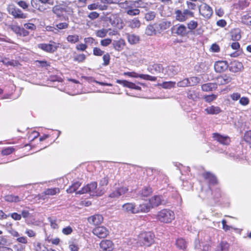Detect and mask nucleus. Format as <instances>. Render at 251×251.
<instances>
[{
	"mask_svg": "<svg viewBox=\"0 0 251 251\" xmlns=\"http://www.w3.org/2000/svg\"><path fill=\"white\" fill-rule=\"evenodd\" d=\"M88 193L92 196H100L104 193L102 189L97 188V183L93 182L83 187L80 190L76 192V194H83Z\"/></svg>",
	"mask_w": 251,
	"mask_h": 251,
	"instance_id": "f257e3e1",
	"label": "nucleus"
},
{
	"mask_svg": "<svg viewBox=\"0 0 251 251\" xmlns=\"http://www.w3.org/2000/svg\"><path fill=\"white\" fill-rule=\"evenodd\" d=\"M156 217L161 222L169 223L175 219V214L170 209H164L158 213Z\"/></svg>",
	"mask_w": 251,
	"mask_h": 251,
	"instance_id": "f03ea898",
	"label": "nucleus"
},
{
	"mask_svg": "<svg viewBox=\"0 0 251 251\" xmlns=\"http://www.w3.org/2000/svg\"><path fill=\"white\" fill-rule=\"evenodd\" d=\"M154 235L151 232H144L138 236V243L141 246L149 247L154 242Z\"/></svg>",
	"mask_w": 251,
	"mask_h": 251,
	"instance_id": "7ed1b4c3",
	"label": "nucleus"
},
{
	"mask_svg": "<svg viewBox=\"0 0 251 251\" xmlns=\"http://www.w3.org/2000/svg\"><path fill=\"white\" fill-rule=\"evenodd\" d=\"M175 14L176 20L180 22L186 21L188 19V17H194V13L188 9H184L183 11L180 10H176Z\"/></svg>",
	"mask_w": 251,
	"mask_h": 251,
	"instance_id": "20e7f679",
	"label": "nucleus"
},
{
	"mask_svg": "<svg viewBox=\"0 0 251 251\" xmlns=\"http://www.w3.org/2000/svg\"><path fill=\"white\" fill-rule=\"evenodd\" d=\"M59 43L53 41H50L49 44L41 43L38 45V48L49 53L55 52L59 48Z\"/></svg>",
	"mask_w": 251,
	"mask_h": 251,
	"instance_id": "39448f33",
	"label": "nucleus"
},
{
	"mask_svg": "<svg viewBox=\"0 0 251 251\" xmlns=\"http://www.w3.org/2000/svg\"><path fill=\"white\" fill-rule=\"evenodd\" d=\"M8 13L16 19H25L27 14L23 13L21 9L16 7L14 4H9L7 7Z\"/></svg>",
	"mask_w": 251,
	"mask_h": 251,
	"instance_id": "423d86ee",
	"label": "nucleus"
},
{
	"mask_svg": "<svg viewBox=\"0 0 251 251\" xmlns=\"http://www.w3.org/2000/svg\"><path fill=\"white\" fill-rule=\"evenodd\" d=\"M199 13L204 18L209 19L213 14V10L211 7L206 3H202L199 7Z\"/></svg>",
	"mask_w": 251,
	"mask_h": 251,
	"instance_id": "0eeeda50",
	"label": "nucleus"
},
{
	"mask_svg": "<svg viewBox=\"0 0 251 251\" xmlns=\"http://www.w3.org/2000/svg\"><path fill=\"white\" fill-rule=\"evenodd\" d=\"M230 98L233 101L239 100V103L243 106H247L250 102V100L246 97H241L239 93L235 92L230 95Z\"/></svg>",
	"mask_w": 251,
	"mask_h": 251,
	"instance_id": "6e6552de",
	"label": "nucleus"
},
{
	"mask_svg": "<svg viewBox=\"0 0 251 251\" xmlns=\"http://www.w3.org/2000/svg\"><path fill=\"white\" fill-rule=\"evenodd\" d=\"M149 204L152 208L165 203V201L163 196L155 195L149 199Z\"/></svg>",
	"mask_w": 251,
	"mask_h": 251,
	"instance_id": "1a4fd4ad",
	"label": "nucleus"
},
{
	"mask_svg": "<svg viewBox=\"0 0 251 251\" xmlns=\"http://www.w3.org/2000/svg\"><path fill=\"white\" fill-rule=\"evenodd\" d=\"M125 3L129 8L137 9H138V8H142L145 9L146 10H147L148 9V3L144 2L142 0H138L129 2L126 1L125 2Z\"/></svg>",
	"mask_w": 251,
	"mask_h": 251,
	"instance_id": "9d476101",
	"label": "nucleus"
},
{
	"mask_svg": "<svg viewBox=\"0 0 251 251\" xmlns=\"http://www.w3.org/2000/svg\"><path fill=\"white\" fill-rule=\"evenodd\" d=\"M180 71V67L178 65H170L164 69V74L169 76H173Z\"/></svg>",
	"mask_w": 251,
	"mask_h": 251,
	"instance_id": "9b49d317",
	"label": "nucleus"
},
{
	"mask_svg": "<svg viewBox=\"0 0 251 251\" xmlns=\"http://www.w3.org/2000/svg\"><path fill=\"white\" fill-rule=\"evenodd\" d=\"M122 211L127 214H136L138 211L136 210V205L134 203L128 202L122 205Z\"/></svg>",
	"mask_w": 251,
	"mask_h": 251,
	"instance_id": "f8f14e48",
	"label": "nucleus"
},
{
	"mask_svg": "<svg viewBox=\"0 0 251 251\" xmlns=\"http://www.w3.org/2000/svg\"><path fill=\"white\" fill-rule=\"evenodd\" d=\"M93 233L99 238H105L109 234V230L105 227L101 226L95 228Z\"/></svg>",
	"mask_w": 251,
	"mask_h": 251,
	"instance_id": "ddd939ff",
	"label": "nucleus"
},
{
	"mask_svg": "<svg viewBox=\"0 0 251 251\" xmlns=\"http://www.w3.org/2000/svg\"><path fill=\"white\" fill-rule=\"evenodd\" d=\"M100 247L103 251H112L114 248V244L110 240H102L100 243Z\"/></svg>",
	"mask_w": 251,
	"mask_h": 251,
	"instance_id": "4468645a",
	"label": "nucleus"
},
{
	"mask_svg": "<svg viewBox=\"0 0 251 251\" xmlns=\"http://www.w3.org/2000/svg\"><path fill=\"white\" fill-rule=\"evenodd\" d=\"M232 80V78L228 75H223L217 78V85H223L229 83Z\"/></svg>",
	"mask_w": 251,
	"mask_h": 251,
	"instance_id": "2eb2a0df",
	"label": "nucleus"
},
{
	"mask_svg": "<svg viewBox=\"0 0 251 251\" xmlns=\"http://www.w3.org/2000/svg\"><path fill=\"white\" fill-rule=\"evenodd\" d=\"M227 68V64L226 61H219L215 62L214 64V69L217 73H221Z\"/></svg>",
	"mask_w": 251,
	"mask_h": 251,
	"instance_id": "dca6fc26",
	"label": "nucleus"
},
{
	"mask_svg": "<svg viewBox=\"0 0 251 251\" xmlns=\"http://www.w3.org/2000/svg\"><path fill=\"white\" fill-rule=\"evenodd\" d=\"M88 221L90 224L98 225L100 224L103 221V217L100 214H95L89 217L88 218Z\"/></svg>",
	"mask_w": 251,
	"mask_h": 251,
	"instance_id": "f3484780",
	"label": "nucleus"
},
{
	"mask_svg": "<svg viewBox=\"0 0 251 251\" xmlns=\"http://www.w3.org/2000/svg\"><path fill=\"white\" fill-rule=\"evenodd\" d=\"M213 138L214 140L217 141L220 143L226 145L229 144L230 143V139L227 136H223L218 133H214L213 134Z\"/></svg>",
	"mask_w": 251,
	"mask_h": 251,
	"instance_id": "a211bd4d",
	"label": "nucleus"
},
{
	"mask_svg": "<svg viewBox=\"0 0 251 251\" xmlns=\"http://www.w3.org/2000/svg\"><path fill=\"white\" fill-rule=\"evenodd\" d=\"M243 68V64L237 61H233L231 62L229 66L230 71L233 73H237Z\"/></svg>",
	"mask_w": 251,
	"mask_h": 251,
	"instance_id": "6ab92c4d",
	"label": "nucleus"
},
{
	"mask_svg": "<svg viewBox=\"0 0 251 251\" xmlns=\"http://www.w3.org/2000/svg\"><path fill=\"white\" fill-rule=\"evenodd\" d=\"M113 48L118 51H120L123 50L125 45L126 42L123 39H120L118 40H114L112 43Z\"/></svg>",
	"mask_w": 251,
	"mask_h": 251,
	"instance_id": "aec40b11",
	"label": "nucleus"
},
{
	"mask_svg": "<svg viewBox=\"0 0 251 251\" xmlns=\"http://www.w3.org/2000/svg\"><path fill=\"white\" fill-rule=\"evenodd\" d=\"M59 192L60 190L58 188H48L40 195V197L44 199V196L46 195L53 196L59 193Z\"/></svg>",
	"mask_w": 251,
	"mask_h": 251,
	"instance_id": "412c9836",
	"label": "nucleus"
},
{
	"mask_svg": "<svg viewBox=\"0 0 251 251\" xmlns=\"http://www.w3.org/2000/svg\"><path fill=\"white\" fill-rule=\"evenodd\" d=\"M217 84L215 83H207L201 85V89L203 91H212L217 89Z\"/></svg>",
	"mask_w": 251,
	"mask_h": 251,
	"instance_id": "4be33fe9",
	"label": "nucleus"
},
{
	"mask_svg": "<svg viewBox=\"0 0 251 251\" xmlns=\"http://www.w3.org/2000/svg\"><path fill=\"white\" fill-rule=\"evenodd\" d=\"M151 72L152 73H160L164 74V69L161 64H154L152 65L150 68Z\"/></svg>",
	"mask_w": 251,
	"mask_h": 251,
	"instance_id": "5701e85b",
	"label": "nucleus"
},
{
	"mask_svg": "<svg viewBox=\"0 0 251 251\" xmlns=\"http://www.w3.org/2000/svg\"><path fill=\"white\" fill-rule=\"evenodd\" d=\"M205 111L208 114L211 115L218 114L222 111L221 108L219 107L214 105L207 107L206 109H205Z\"/></svg>",
	"mask_w": 251,
	"mask_h": 251,
	"instance_id": "b1692460",
	"label": "nucleus"
},
{
	"mask_svg": "<svg viewBox=\"0 0 251 251\" xmlns=\"http://www.w3.org/2000/svg\"><path fill=\"white\" fill-rule=\"evenodd\" d=\"M203 177L207 179L210 184L214 185L217 183V180L216 177L212 174L206 172L202 174Z\"/></svg>",
	"mask_w": 251,
	"mask_h": 251,
	"instance_id": "393cba45",
	"label": "nucleus"
},
{
	"mask_svg": "<svg viewBox=\"0 0 251 251\" xmlns=\"http://www.w3.org/2000/svg\"><path fill=\"white\" fill-rule=\"evenodd\" d=\"M229 244L226 241H221L217 246L215 251H228Z\"/></svg>",
	"mask_w": 251,
	"mask_h": 251,
	"instance_id": "a878e982",
	"label": "nucleus"
},
{
	"mask_svg": "<svg viewBox=\"0 0 251 251\" xmlns=\"http://www.w3.org/2000/svg\"><path fill=\"white\" fill-rule=\"evenodd\" d=\"M152 208L150 207V204L142 203L139 205L138 207H136V210L138 211V213L139 212L147 213L150 211Z\"/></svg>",
	"mask_w": 251,
	"mask_h": 251,
	"instance_id": "bb28decb",
	"label": "nucleus"
},
{
	"mask_svg": "<svg viewBox=\"0 0 251 251\" xmlns=\"http://www.w3.org/2000/svg\"><path fill=\"white\" fill-rule=\"evenodd\" d=\"M128 25L131 28H139L141 25V22L137 18H134L127 22Z\"/></svg>",
	"mask_w": 251,
	"mask_h": 251,
	"instance_id": "cd10ccee",
	"label": "nucleus"
},
{
	"mask_svg": "<svg viewBox=\"0 0 251 251\" xmlns=\"http://www.w3.org/2000/svg\"><path fill=\"white\" fill-rule=\"evenodd\" d=\"M175 33L179 36H184L187 34V28L184 25H180L176 28Z\"/></svg>",
	"mask_w": 251,
	"mask_h": 251,
	"instance_id": "c85d7f7f",
	"label": "nucleus"
},
{
	"mask_svg": "<svg viewBox=\"0 0 251 251\" xmlns=\"http://www.w3.org/2000/svg\"><path fill=\"white\" fill-rule=\"evenodd\" d=\"M4 199L5 201L10 202H17L22 200V199L19 196L12 195H6L4 197Z\"/></svg>",
	"mask_w": 251,
	"mask_h": 251,
	"instance_id": "c756f323",
	"label": "nucleus"
},
{
	"mask_svg": "<svg viewBox=\"0 0 251 251\" xmlns=\"http://www.w3.org/2000/svg\"><path fill=\"white\" fill-rule=\"evenodd\" d=\"M187 98L196 101L199 98V94L194 90H189L187 91Z\"/></svg>",
	"mask_w": 251,
	"mask_h": 251,
	"instance_id": "7c9ffc66",
	"label": "nucleus"
},
{
	"mask_svg": "<svg viewBox=\"0 0 251 251\" xmlns=\"http://www.w3.org/2000/svg\"><path fill=\"white\" fill-rule=\"evenodd\" d=\"M0 62L6 66H15L18 65V62L15 60H9L8 59L6 58H0Z\"/></svg>",
	"mask_w": 251,
	"mask_h": 251,
	"instance_id": "2f4dec72",
	"label": "nucleus"
},
{
	"mask_svg": "<svg viewBox=\"0 0 251 251\" xmlns=\"http://www.w3.org/2000/svg\"><path fill=\"white\" fill-rule=\"evenodd\" d=\"M81 185V183L78 181L74 183L70 187L67 189V192L68 193H72L76 192V190L79 188Z\"/></svg>",
	"mask_w": 251,
	"mask_h": 251,
	"instance_id": "473e14b6",
	"label": "nucleus"
},
{
	"mask_svg": "<svg viewBox=\"0 0 251 251\" xmlns=\"http://www.w3.org/2000/svg\"><path fill=\"white\" fill-rule=\"evenodd\" d=\"M127 37L128 41L130 44H137L139 40V36L135 34H128Z\"/></svg>",
	"mask_w": 251,
	"mask_h": 251,
	"instance_id": "72a5a7b5",
	"label": "nucleus"
},
{
	"mask_svg": "<svg viewBox=\"0 0 251 251\" xmlns=\"http://www.w3.org/2000/svg\"><path fill=\"white\" fill-rule=\"evenodd\" d=\"M176 247L181 250H184L187 247V243L183 238H178L176 241Z\"/></svg>",
	"mask_w": 251,
	"mask_h": 251,
	"instance_id": "f704fd0d",
	"label": "nucleus"
},
{
	"mask_svg": "<svg viewBox=\"0 0 251 251\" xmlns=\"http://www.w3.org/2000/svg\"><path fill=\"white\" fill-rule=\"evenodd\" d=\"M242 22L247 25H251V13H248L242 17Z\"/></svg>",
	"mask_w": 251,
	"mask_h": 251,
	"instance_id": "c9c22d12",
	"label": "nucleus"
},
{
	"mask_svg": "<svg viewBox=\"0 0 251 251\" xmlns=\"http://www.w3.org/2000/svg\"><path fill=\"white\" fill-rule=\"evenodd\" d=\"M151 193L152 189L151 187H145L141 191H140L139 195L142 197H147L150 195Z\"/></svg>",
	"mask_w": 251,
	"mask_h": 251,
	"instance_id": "e433bc0d",
	"label": "nucleus"
},
{
	"mask_svg": "<svg viewBox=\"0 0 251 251\" xmlns=\"http://www.w3.org/2000/svg\"><path fill=\"white\" fill-rule=\"evenodd\" d=\"M68 42L72 44H75L79 41V36L77 35H70L67 37Z\"/></svg>",
	"mask_w": 251,
	"mask_h": 251,
	"instance_id": "4c0bfd02",
	"label": "nucleus"
},
{
	"mask_svg": "<svg viewBox=\"0 0 251 251\" xmlns=\"http://www.w3.org/2000/svg\"><path fill=\"white\" fill-rule=\"evenodd\" d=\"M126 11V13L130 16H136L140 14V10L137 8H129Z\"/></svg>",
	"mask_w": 251,
	"mask_h": 251,
	"instance_id": "58836bf2",
	"label": "nucleus"
},
{
	"mask_svg": "<svg viewBox=\"0 0 251 251\" xmlns=\"http://www.w3.org/2000/svg\"><path fill=\"white\" fill-rule=\"evenodd\" d=\"M108 32L107 29L102 28L96 31V34L97 37L103 38L105 37Z\"/></svg>",
	"mask_w": 251,
	"mask_h": 251,
	"instance_id": "ea45409f",
	"label": "nucleus"
},
{
	"mask_svg": "<svg viewBox=\"0 0 251 251\" xmlns=\"http://www.w3.org/2000/svg\"><path fill=\"white\" fill-rule=\"evenodd\" d=\"M188 78V81H189V86H193L200 83V78L198 77H191Z\"/></svg>",
	"mask_w": 251,
	"mask_h": 251,
	"instance_id": "a19ab883",
	"label": "nucleus"
},
{
	"mask_svg": "<svg viewBox=\"0 0 251 251\" xmlns=\"http://www.w3.org/2000/svg\"><path fill=\"white\" fill-rule=\"evenodd\" d=\"M145 33L149 36H151L155 34V30L154 27L151 25H148L146 28Z\"/></svg>",
	"mask_w": 251,
	"mask_h": 251,
	"instance_id": "79ce46f5",
	"label": "nucleus"
},
{
	"mask_svg": "<svg viewBox=\"0 0 251 251\" xmlns=\"http://www.w3.org/2000/svg\"><path fill=\"white\" fill-rule=\"evenodd\" d=\"M49 221L50 222V225L52 228L57 229L59 227L57 220L56 219H53L52 218H48Z\"/></svg>",
	"mask_w": 251,
	"mask_h": 251,
	"instance_id": "37998d69",
	"label": "nucleus"
},
{
	"mask_svg": "<svg viewBox=\"0 0 251 251\" xmlns=\"http://www.w3.org/2000/svg\"><path fill=\"white\" fill-rule=\"evenodd\" d=\"M155 15L154 12L150 11L145 14V19L148 21L153 20L155 17Z\"/></svg>",
	"mask_w": 251,
	"mask_h": 251,
	"instance_id": "c03bdc74",
	"label": "nucleus"
},
{
	"mask_svg": "<svg viewBox=\"0 0 251 251\" xmlns=\"http://www.w3.org/2000/svg\"><path fill=\"white\" fill-rule=\"evenodd\" d=\"M9 28L17 35L19 36L21 31L22 28L17 25H11L9 26Z\"/></svg>",
	"mask_w": 251,
	"mask_h": 251,
	"instance_id": "a18cd8bd",
	"label": "nucleus"
},
{
	"mask_svg": "<svg viewBox=\"0 0 251 251\" xmlns=\"http://www.w3.org/2000/svg\"><path fill=\"white\" fill-rule=\"evenodd\" d=\"M176 85V82L173 81L164 82L162 83V86L165 89H170L174 87Z\"/></svg>",
	"mask_w": 251,
	"mask_h": 251,
	"instance_id": "49530a36",
	"label": "nucleus"
},
{
	"mask_svg": "<svg viewBox=\"0 0 251 251\" xmlns=\"http://www.w3.org/2000/svg\"><path fill=\"white\" fill-rule=\"evenodd\" d=\"M188 81V78H187L178 81L177 83V86L180 87L189 86V81Z\"/></svg>",
	"mask_w": 251,
	"mask_h": 251,
	"instance_id": "de8ad7c7",
	"label": "nucleus"
},
{
	"mask_svg": "<svg viewBox=\"0 0 251 251\" xmlns=\"http://www.w3.org/2000/svg\"><path fill=\"white\" fill-rule=\"evenodd\" d=\"M8 246L7 239L4 236H0V249L6 248V246Z\"/></svg>",
	"mask_w": 251,
	"mask_h": 251,
	"instance_id": "09e8293b",
	"label": "nucleus"
},
{
	"mask_svg": "<svg viewBox=\"0 0 251 251\" xmlns=\"http://www.w3.org/2000/svg\"><path fill=\"white\" fill-rule=\"evenodd\" d=\"M198 24L197 21L192 20L187 24L188 28L190 30H194L198 26Z\"/></svg>",
	"mask_w": 251,
	"mask_h": 251,
	"instance_id": "8fccbe9b",
	"label": "nucleus"
},
{
	"mask_svg": "<svg viewBox=\"0 0 251 251\" xmlns=\"http://www.w3.org/2000/svg\"><path fill=\"white\" fill-rule=\"evenodd\" d=\"M140 78L143 79L149 80L151 81H156V77L151 76L148 75L141 74Z\"/></svg>",
	"mask_w": 251,
	"mask_h": 251,
	"instance_id": "3c124183",
	"label": "nucleus"
},
{
	"mask_svg": "<svg viewBox=\"0 0 251 251\" xmlns=\"http://www.w3.org/2000/svg\"><path fill=\"white\" fill-rule=\"evenodd\" d=\"M241 38V34L239 31L232 32L231 39L233 41H238Z\"/></svg>",
	"mask_w": 251,
	"mask_h": 251,
	"instance_id": "603ef678",
	"label": "nucleus"
},
{
	"mask_svg": "<svg viewBox=\"0 0 251 251\" xmlns=\"http://www.w3.org/2000/svg\"><path fill=\"white\" fill-rule=\"evenodd\" d=\"M217 98V95L212 94L210 95H206L204 97V99L207 102H211Z\"/></svg>",
	"mask_w": 251,
	"mask_h": 251,
	"instance_id": "864d4df0",
	"label": "nucleus"
},
{
	"mask_svg": "<svg viewBox=\"0 0 251 251\" xmlns=\"http://www.w3.org/2000/svg\"><path fill=\"white\" fill-rule=\"evenodd\" d=\"M86 58V56L84 54H80L77 55L74 58V60L78 61V62H83Z\"/></svg>",
	"mask_w": 251,
	"mask_h": 251,
	"instance_id": "5fc2aeb1",
	"label": "nucleus"
},
{
	"mask_svg": "<svg viewBox=\"0 0 251 251\" xmlns=\"http://www.w3.org/2000/svg\"><path fill=\"white\" fill-rule=\"evenodd\" d=\"M73 232V229L72 227L70 226H68L66 227H64L62 229V232L64 235H70Z\"/></svg>",
	"mask_w": 251,
	"mask_h": 251,
	"instance_id": "6e6d98bb",
	"label": "nucleus"
},
{
	"mask_svg": "<svg viewBox=\"0 0 251 251\" xmlns=\"http://www.w3.org/2000/svg\"><path fill=\"white\" fill-rule=\"evenodd\" d=\"M102 59L103 60V65L104 66H107L109 64L110 59L109 54L108 53L104 54L102 57Z\"/></svg>",
	"mask_w": 251,
	"mask_h": 251,
	"instance_id": "4d7b16f0",
	"label": "nucleus"
},
{
	"mask_svg": "<svg viewBox=\"0 0 251 251\" xmlns=\"http://www.w3.org/2000/svg\"><path fill=\"white\" fill-rule=\"evenodd\" d=\"M124 75H127L128 76L131 77H134V78H137L140 77L141 74L139 75L134 72H125L124 73Z\"/></svg>",
	"mask_w": 251,
	"mask_h": 251,
	"instance_id": "13d9d810",
	"label": "nucleus"
},
{
	"mask_svg": "<svg viewBox=\"0 0 251 251\" xmlns=\"http://www.w3.org/2000/svg\"><path fill=\"white\" fill-rule=\"evenodd\" d=\"M35 247L36 251H48L47 248L41 245L39 242L37 243V245Z\"/></svg>",
	"mask_w": 251,
	"mask_h": 251,
	"instance_id": "bf43d9fd",
	"label": "nucleus"
},
{
	"mask_svg": "<svg viewBox=\"0 0 251 251\" xmlns=\"http://www.w3.org/2000/svg\"><path fill=\"white\" fill-rule=\"evenodd\" d=\"M119 196H122L127 193L128 189L126 187H121L117 189Z\"/></svg>",
	"mask_w": 251,
	"mask_h": 251,
	"instance_id": "052dcab7",
	"label": "nucleus"
},
{
	"mask_svg": "<svg viewBox=\"0 0 251 251\" xmlns=\"http://www.w3.org/2000/svg\"><path fill=\"white\" fill-rule=\"evenodd\" d=\"M14 151V149L13 148L8 147L2 150V154L4 155H7L12 153Z\"/></svg>",
	"mask_w": 251,
	"mask_h": 251,
	"instance_id": "680f3d73",
	"label": "nucleus"
},
{
	"mask_svg": "<svg viewBox=\"0 0 251 251\" xmlns=\"http://www.w3.org/2000/svg\"><path fill=\"white\" fill-rule=\"evenodd\" d=\"M103 53L104 51L100 48L95 47L93 49V54L96 56H101Z\"/></svg>",
	"mask_w": 251,
	"mask_h": 251,
	"instance_id": "e2e57ef3",
	"label": "nucleus"
},
{
	"mask_svg": "<svg viewBox=\"0 0 251 251\" xmlns=\"http://www.w3.org/2000/svg\"><path fill=\"white\" fill-rule=\"evenodd\" d=\"M99 16L100 14L98 12L94 11L90 12L88 15V17L90 19L93 20L98 18L99 17Z\"/></svg>",
	"mask_w": 251,
	"mask_h": 251,
	"instance_id": "0e129e2a",
	"label": "nucleus"
},
{
	"mask_svg": "<svg viewBox=\"0 0 251 251\" xmlns=\"http://www.w3.org/2000/svg\"><path fill=\"white\" fill-rule=\"evenodd\" d=\"M186 3L187 6V8L188 10H195L196 8V4L192 1H186Z\"/></svg>",
	"mask_w": 251,
	"mask_h": 251,
	"instance_id": "69168bd1",
	"label": "nucleus"
},
{
	"mask_svg": "<svg viewBox=\"0 0 251 251\" xmlns=\"http://www.w3.org/2000/svg\"><path fill=\"white\" fill-rule=\"evenodd\" d=\"M112 42V40L110 38H106L105 39L101 40L100 41V44L101 46L106 47L110 45Z\"/></svg>",
	"mask_w": 251,
	"mask_h": 251,
	"instance_id": "338daca9",
	"label": "nucleus"
},
{
	"mask_svg": "<svg viewBox=\"0 0 251 251\" xmlns=\"http://www.w3.org/2000/svg\"><path fill=\"white\" fill-rule=\"evenodd\" d=\"M244 138L245 141L251 145V131H248L245 134Z\"/></svg>",
	"mask_w": 251,
	"mask_h": 251,
	"instance_id": "774afa93",
	"label": "nucleus"
}]
</instances>
